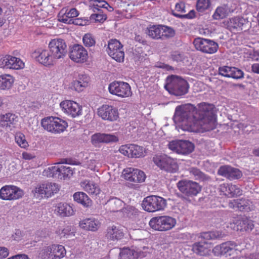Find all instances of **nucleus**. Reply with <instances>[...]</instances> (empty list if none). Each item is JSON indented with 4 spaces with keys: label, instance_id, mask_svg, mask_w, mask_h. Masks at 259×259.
Here are the masks:
<instances>
[{
    "label": "nucleus",
    "instance_id": "f257e3e1",
    "mask_svg": "<svg viewBox=\"0 0 259 259\" xmlns=\"http://www.w3.org/2000/svg\"><path fill=\"white\" fill-rule=\"evenodd\" d=\"M174 120L178 131H209L215 126V108L213 105L205 102L198 104L197 108L191 104L182 105L176 108Z\"/></svg>",
    "mask_w": 259,
    "mask_h": 259
},
{
    "label": "nucleus",
    "instance_id": "f03ea898",
    "mask_svg": "<svg viewBox=\"0 0 259 259\" xmlns=\"http://www.w3.org/2000/svg\"><path fill=\"white\" fill-rule=\"evenodd\" d=\"M48 48L49 50L38 48L32 55L34 59L44 66H52L58 61L63 60L67 55V45L63 39H51L48 44Z\"/></svg>",
    "mask_w": 259,
    "mask_h": 259
},
{
    "label": "nucleus",
    "instance_id": "7ed1b4c3",
    "mask_svg": "<svg viewBox=\"0 0 259 259\" xmlns=\"http://www.w3.org/2000/svg\"><path fill=\"white\" fill-rule=\"evenodd\" d=\"M226 231L221 230L202 233L199 236L202 240L193 245V251L200 255H208L211 250V245L206 240L223 237L226 235Z\"/></svg>",
    "mask_w": 259,
    "mask_h": 259
},
{
    "label": "nucleus",
    "instance_id": "20e7f679",
    "mask_svg": "<svg viewBox=\"0 0 259 259\" xmlns=\"http://www.w3.org/2000/svg\"><path fill=\"white\" fill-rule=\"evenodd\" d=\"M165 89L171 94L182 96L188 92V86L187 81L180 77L171 75L166 78Z\"/></svg>",
    "mask_w": 259,
    "mask_h": 259
},
{
    "label": "nucleus",
    "instance_id": "39448f33",
    "mask_svg": "<svg viewBox=\"0 0 259 259\" xmlns=\"http://www.w3.org/2000/svg\"><path fill=\"white\" fill-rule=\"evenodd\" d=\"M41 125L44 130L53 134L61 133L68 127V123L65 120L56 116L42 118Z\"/></svg>",
    "mask_w": 259,
    "mask_h": 259
},
{
    "label": "nucleus",
    "instance_id": "423d86ee",
    "mask_svg": "<svg viewBox=\"0 0 259 259\" xmlns=\"http://www.w3.org/2000/svg\"><path fill=\"white\" fill-rule=\"evenodd\" d=\"M73 173V169L70 166L57 163L55 165L45 168L42 172V175L47 177L65 180L70 178Z\"/></svg>",
    "mask_w": 259,
    "mask_h": 259
},
{
    "label": "nucleus",
    "instance_id": "0eeeda50",
    "mask_svg": "<svg viewBox=\"0 0 259 259\" xmlns=\"http://www.w3.org/2000/svg\"><path fill=\"white\" fill-rule=\"evenodd\" d=\"M149 224L150 226L155 230L166 231L176 226L177 220L175 218L168 215H162L152 218Z\"/></svg>",
    "mask_w": 259,
    "mask_h": 259
},
{
    "label": "nucleus",
    "instance_id": "6e6552de",
    "mask_svg": "<svg viewBox=\"0 0 259 259\" xmlns=\"http://www.w3.org/2000/svg\"><path fill=\"white\" fill-rule=\"evenodd\" d=\"M142 206L145 211L154 212L164 210L166 206V201L161 197L151 195L144 199Z\"/></svg>",
    "mask_w": 259,
    "mask_h": 259
},
{
    "label": "nucleus",
    "instance_id": "1a4fd4ad",
    "mask_svg": "<svg viewBox=\"0 0 259 259\" xmlns=\"http://www.w3.org/2000/svg\"><path fill=\"white\" fill-rule=\"evenodd\" d=\"M108 90L112 95L121 98L131 97L132 95L130 84L122 81H113L108 85Z\"/></svg>",
    "mask_w": 259,
    "mask_h": 259
},
{
    "label": "nucleus",
    "instance_id": "9d476101",
    "mask_svg": "<svg viewBox=\"0 0 259 259\" xmlns=\"http://www.w3.org/2000/svg\"><path fill=\"white\" fill-rule=\"evenodd\" d=\"M66 251L62 245L52 244L41 249L38 256L43 259H61L65 256Z\"/></svg>",
    "mask_w": 259,
    "mask_h": 259
},
{
    "label": "nucleus",
    "instance_id": "9b49d317",
    "mask_svg": "<svg viewBox=\"0 0 259 259\" xmlns=\"http://www.w3.org/2000/svg\"><path fill=\"white\" fill-rule=\"evenodd\" d=\"M24 195V191L14 185H6L0 189V199L3 200L15 201Z\"/></svg>",
    "mask_w": 259,
    "mask_h": 259
},
{
    "label": "nucleus",
    "instance_id": "f8f14e48",
    "mask_svg": "<svg viewBox=\"0 0 259 259\" xmlns=\"http://www.w3.org/2000/svg\"><path fill=\"white\" fill-rule=\"evenodd\" d=\"M59 190L58 185L52 183H44L35 186L32 193L37 198H49Z\"/></svg>",
    "mask_w": 259,
    "mask_h": 259
},
{
    "label": "nucleus",
    "instance_id": "ddd939ff",
    "mask_svg": "<svg viewBox=\"0 0 259 259\" xmlns=\"http://www.w3.org/2000/svg\"><path fill=\"white\" fill-rule=\"evenodd\" d=\"M154 163L161 169L168 172H175L178 170L176 160L165 155H157L153 157Z\"/></svg>",
    "mask_w": 259,
    "mask_h": 259
},
{
    "label": "nucleus",
    "instance_id": "4468645a",
    "mask_svg": "<svg viewBox=\"0 0 259 259\" xmlns=\"http://www.w3.org/2000/svg\"><path fill=\"white\" fill-rule=\"evenodd\" d=\"M151 249L147 247L124 248L119 253L120 259H138L147 256Z\"/></svg>",
    "mask_w": 259,
    "mask_h": 259
},
{
    "label": "nucleus",
    "instance_id": "2eb2a0df",
    "mask_svg": "<svg viewBox=\"0 0 259 259\" xmlns=\"http://www.w3.org/2000/svg\"><path fill=\"white\" fill-rule=\"evenodd\" d=\"M107 52L109 56L118 62H122L124 58V52L123 46L116 39H111L108 41Z\"/></svg>",
    "mask_w": 259,
    "mask_h": 259
},
{
    "label": "nucleus",
    "instance_id": "dca6fc26",
    "mask_svg": "<svg viewBox=\"0 0 259 259\" xmlns=\"http://www.w3.org/2000/svg\"><path fill=\"white\" fill-rule=\"evenodd\" d=\"M60 107L65 114L73 118L82 114V106L73 100H64L60 103Z\"/></svg>",
    "mask_w": 259,
    "mask_h": 259
},
{
    "label": "nucleus",
    "instance_id": "f3484780",
    "mask_svg": "<svg viewBox=\"0 0 259 259\" xmlns=\"http://www.w3.org/2000/svg\"><path fill=\"white\" fill-rule=\"evenodd\" d=\"M193 44L197 50L210 54L215 53L219 47L215 41L200 37L195 38Z\"/></svg>",
    "mask_w": 259,
    "mask_h": 259
},
{
    "label": "nucleus",
    "instance_id": "a211bd4d",
    "mask_svg": "<svg viewBox=\"0 0 259 259\" xmlns=\"http://www.w3.org/2000/svg\"><path fill=\"white\" fill-rule=\"evenodd\" d=\"M69 57L75 63H84L89 58L87 50L81 45H74L70 49Z\"/></svg>",
    "mask_w": 259,
    "mask_h": 259
},
{
    "label": "nucleus",
    "instance_id": "6ab92c4d",
    "mask_svg": "<svg viewBox=\"0 0 259 259\" xmlns=\"http://www.w3.org/2000/svg\"><path fill=\"white\" fill-rule=\"evenodd\" d=\"M24 67L25 63L19 58L9 55L0 56V68L19 70Z\"/></svg>",
    "mask_w": 259,
    "mask_h": 259
},
{
    "label": "nucleus",
    "instance_id": "aec40b11",
    "mask_svg": "<svg viewBox=\"0 0 259 259\" xmlns=\"http://www.w3.org/2000/svg\"><path fill=\"white\" fill-rule=\"evenodd\" d=\"M179 190L188 196L197 195L201 190V186L196 182L190 180H182L177 184Z\"/></svg>",
    "mask_w": 259,
    "mask_h": 259
},
{
    "label": "nucleus",
    "instance_id": "412c9836",
    "mask_svg": "<svg viewBox=\"0 0 259 259\" xmlns=\"http://www.w3.org/2000/svg\"><path fill=\"white\" fill-rule=\"evenodd\" d=\"M97 113L102 119L110 122L117 121L119 117L117 108L108 104H104L99 107Z\"/></svg>",
    "mask_w": 259,
    "mask_h": 259
},
{
    "label": "nucleus",
    "instance_id": "4be33fe9",
    "mask_svg": "<svg viewBox=\"0 0 259 259\" xmlns=\"http://www.w3.org/2000/svg\"><path fill=\"white\" fill-rule=\"evenodd\" d=\"M122 176L124 179L133 182L142 183L146 179V175L143 171L133 167L124 169Z\"/></svg>",
    "mask_w": 259,
    "mask_h": 259
},
{
    "label": "nucleus",
    "instance_id": "5701e85b",
    "mask_svg": "<svg viewBox=\"0 0 259 259\" xmlns=\"http://www.w3.org/2000/svg\"><path fill=\"white\" fill-rule=\"evenodd\" d=\"M229 231V227L227 226ZM231 230L234 231H251L254 228V224L252 220L247 218H237L233 220L232 223L230 224Z\"/></svg>",
    "mask_w": 259,
    "mask_h": 259
},
{
    "label": "nucleus",
    "instance_id": "b1692460",
    "mask_svg": "<svg viewBox=\"0 0 259 259\" xmlns=\"http://www.w3.org/2000/svg\"><path fill=\"white\" fill-rule=\"evenodd\" d=\"M245 247V243L240 241H228L223 243H222L223 255H230L235 252L238 255L239 252L241 253L244 250Z\"/></svg>",
    "mask_w": 259,
    "mask_h": 259
},
{
    "label": "nucleus",
    "instance_id": "393cba45",
    "mask_svg": "<svg viewBox=\"0 0 259 259\" xmlns=\"http://www.w3.org/2000/svg\"><path fill=\"white\" fill-rule=\"evenodd\" d=\"M219 191L221 195L228 197L239 195L241 194V190L237 186L232 184L225 183L220 186Z\"/></svg>",
    "mask_w": 259,
    "mask_h": 259
},
{
    "label": "nucleus",
    "instance_id": "a878e982",
    "mask_svg": "<svg viewBox=\"0 0 259 259\" xmlns=\"http://www.w3.org/2000/svg\"><path fill=\"white\" fill-rule=\"evenodd\" d=\"M248 21L247 19L236 17L229 20L228 27L231 31H240L246 29L249 25Z\"/></svg>",
    "mask_w": 259,
    "mask_h": 259
},
{
    "label": "nucleus",
    "instance_id": "bb28decb",
    "mask_svg": "<svg viewBox=\"0 0 259 259\" xmlns=\"http://www.w3.org/2000/svg\"><path fill=\"white\" fill-rule=\"evenodd\" d=\"M90 81L89 75L83 73L79 74L77 79L71 82V87L76 91L80 92L89 85Z\"/></svg>",
    "mask_w": 259,
    "mask_h": 259
},
{
    "label": "nucleus",
    "instance_id": "cd10ccee",
    "mask_svg": "<svg viewBox=\"0 0 259 259\" xmlns=\"http://www.w3.org/2000/svg\"><path fill=\"white\" fill-rule=\"evenodd\" d=\"M229 206L230 208L242 211H249L253 208L252 202L245 199L233 200L229 202Z\"/></svg>",
    "mask_w": 259,
    "mask_h": 259
},
{
    "label": "nucleus",
    "instance_id": "c85d7f7f",
    "mask_svg": "<svg viewBox=\"0 0 259 259\" xmlns=\"http://www.w3.org/2000/svg\"><path fill=\"white\" fill-rule=\"evenodd\" d=\"M80 185L89 194L98 195L100 193L101 189L99 185L92 180H84L80 182Z\"/></svg>",
    "mask_w": 259,
    "mask_h": 259
},
{
    "label": "nucleus",
    "instance_id": "c756f323",
    "mask_svg": "<svg viewBox=\"0 0 259 259\" xmlns=\"http://www.w3.org/2000/svg\"><path fill=\"white\" fill-rule=\"evenodd\" d=\"M79 227L87 231H96L101 226L100 221L94 218H86L80 221Z\"/></svg>",
    "mask_w": 259,
    "mask_h": 259
},
{
    "label": "nucleus",
    "instance_id": "7c9ffc66",
    "mask_svg": "<svg viewBox=\"0 0 259 259\" xmlns=\"http://www.w3.org/2000/svg\"><path fill=\"white\" fill-rule=\"evenodd\" d=\"M54 211L61 217H70L74 213L72 207L69 204L64 202L58 203L55 206Z\"/></svg>",
    "mask_w": 259,
    "mask_h": 259
},
{
    "label": "nucleus",
    "instance_id": "2f4dec72",
    "mask_svg": "<svg viewBox=\"0 0 259 259\" xmlns=\"http://www.w3.org/2000/svg\"><path fill=\"white\" fill-rule=\"evenodd\" d=\"M235 7H231L229 4L218 7L212 17L215 20H220L226 17L229 13L233 12Z\"/></svg>",
    "mask_w": 259,
    "mask_h": 259
},
{
    "label": "nucleus",
    "instance_id": "473e14b6",
    "mask_svg": "<svg viewBox=\"0 0 259 259\" xmlns=\"http://www.w3.org/2000/svg\"><path fill=\"white\" fill-rule=\"evenodd\" d=\"M123 236V227L121 226H112L108 227L107 229V237L110 240H120Z\"/></svg>",
    "mask_w": 259,
    "mask_h": 259
},
{
    "label": "nucleus",
    "instance_id": "72a5a7b5",
    "mask_svg": "<svg viewBox=\"0 0 259 259\" xmlns=\"http://www.w3.org/2000/svg\"><path fill=\"white\" fill-rule=\"evenodd\" d=\"M15 79L13 76L9 74L0 75V90L7 91L12 87Z\"/></svg>",
    "mask_w": 259,
    "mask_h": 259
},
{
    "label": "nucleus",
    "instance_id": "f704fd0d",
    "mask_svg": "<svg viewBox=\"0 0 259 259\" xmlns=\"http://www.w3.org/2000/svg\"><path fill=\"white\" fill-rule=\"evenodd\" d=\"M89 7L94 12L99 11L101 8H105L109 12H112L113 8L104 0H91Z\"/></svg>",
    "mask_w": 259,
    "mask_h": 259
},
{
    "label": "nucleus",
    "instance_id": "c9c22d12",
    "mask_svg": "<svg viewBox=\"0 0 259 259\" xmlns=\"http://www.w3.org/2000/svg\"><path fill=\"white\" fill-rule=\"evenodd\" d=\"M74 200L81 204L84 207H89L92 204V200L89 196L83 192H77L73 195Z\"/></svg>",
    "mask_w": 259,
    "mask_h": 259
},
{
    "label": "nucleus",
    "instance_id": "e433bc0d",
    "mask_svg": "<svg viewBox=\"0 0 259 259\" xmlns=\"http://www.w3.org/2000/svg\"><path fill=\"white\" fill-rule=\"evenodd\" d=\"M18 117L14 114L7 113L0 115V124L2 126H8L14 124L18 121Z\"/></svg>",
    "mask_w": 259,
    "mask_h": 259
},
{
    "label": "nucleus",
    "instance_id": "4c0bfd02",
    "mask_svg": "<svg viewBox=\"0 0 259 259\" xmlns=\"http://www.w3.org/2000/svg\"><path fill=\"white\" fill-rule=\"evenodd\" d=\"M75 229L71 226H67L64 228L60 227L57 228L56 233L61 238H69L75 235Z\"/></svg>",
    "mask_w": 259,
    "mask_h": 259
},
{
    "label": "nucleus",
    "instance_id": "58836bf2",
    "mask_svg": "<svg viewBox=\"0 0 259 259\" xmlns=\"http://www.w3.org/2000/svg\"><path fill=\"white\" fill-rule=\"evenodd\" d=\"M130 157L140 158L145 156V150L142 147L136 144H130Z\"/></svg>",
    "mask_w": 259,
    "mask_h": 259
},
{
    "label": "nucleus",
    "instance_id": "ea45409f",
    "mask_svg": "<svg viewBox=\"0 0 259 259\" xmlns=\"http://www.w3.org/2000/svg\"><path fill=\"white\" fill-rule=\"evenodd\" d=\"M123 215L125 218H128L133 220H136L138 210L134 206L128 205L122 209Z\"/></svg>",
    "mask_w": 259,
    "mask_h": 259
},
{
    "label": "nucleus",
    "instance_id": "a19ab883",
    "mask_svg": "<svg viewBox=\"0 0 259 259\" xmlns=\"http://www.w3.org/2000/svg\"><path fill=\"white\" fill-rule=\"evenodd\" d=\"M161 26L160 25L150 26L148 28L147 34L152 38H161Z\"/></svg>",
    "mask_w": 259,
    "mask_h": 259
},
{
    "label": "nucleus",
    "instance_id": "79ce46f5",
    "mask_svg": "<svg viewBox=\"0 0 259 259\" xmlns=\"http://www.w3.org/2000/svg\"><path fill=\"white\" fill-rule=\"evenodd\" d=\"M181 147L179 149V154H187L191 153L194 149V145L192 143L185 140H181Z\"/></svg>",
    "mask_w": 259,
    "mask_h": 259
},
{
    "label": "nucleus",
    "instance_id": "37998d69",
    "mask_svg": "<svg viewBox=\"0 0 259 259\" xmlns=\"http://www.w3.org/2000/svg\"><path fill=\"white\" fill-rule=\"evenodd\" d=\"M15 141L17 144L21 148L27 149L29 144L27 141L25 135L21 133H17L15 136Z\"/></svg>",
    "mask_w": 259,
    "mask_h": 259
},
{
    "label": "nucleus",
    "instance_id": "c03bdc74",
    "mask_svg": "<svg viewBox=\"0 0 259 259\" xmlns=\"http://www.w3.org/2000/svg\"><path fill=\"white\" fill-rule=\"evenodd\" d=\"M108 203L113 211H119L124 205L123 202L117 198L110 199Z\"/></svg>",
    "mask_w": 259,
    "mask_h": 259
},
{
    "label": "nucleus",
    "instance_id": "a18cd8bd",
    "mask_svg": "<svg viewBox=\"0 0 259 259\" xmlns=\"http://www.w3.org/2000/svg\"><path fill=\"white\" fill-rule=\"evenodd\" d=\"M82 42L85 47L89 48L95 46L96 39L92 34L87 33L82 37Z\"/></svg>",
    "mask_w": 259,
    "mask_h": 259
},
{
    "label": "nucleus",
    "instance_id": "49530a36",
    "mask_svg": "<svg viewBox=\"0 0 259 259\" xmlns=\"http://www.w3.org/2000/svg\"><path fill=\"white\" fill-rule=\"evenodd\" d=\"M211 5L210 0H198L196 4V9L199 12H203L207 10Z\"/></svg>",
    "mask_w": 259,
    "mask_h": 259
},
{
    "label": "nucleus",
    "instance_id": "de8ad7c7",
    "mask_svg": "<svg viewBox=\"0 0 259 259\" xmlns=\"http://www.w3.org/2000/svg\"><path fill=\"white\" fill-rule=\"evenodd\" d=\"M58 20L66 24H72L73 19L70 17L68 15H66V9H62L58 14Z\"/></svg>",
    "mask_w": 259,
    "mask_h": 259
},
{
    "label": "nucleus",
    "instance_id": "09e8293b",
    "mask_svg": "<svg viewBox=\"0 0 259 259\" xmlns=\"http://www.w3.org/2000/svg\"><path fill=\"white\" fill-rule=\"evenodd\" d=\"M58 20L66 24H72L73 19L70 17L68 15H66V9H62L58 14Z\"/></svg>",
    "mask_w": 259,
    "mask_h": 259
},
{
    "label": "nucleus",
    "instance_id": "8fccbe9b",
    "mask_svg": "<svg viewBox=\"0 0 259 259\" xmlns=\"http://www.w3.org/2000/svg\"><path fill=\"white\" fill-rule=\"evenodd\" d=\"M161 31V38L171 37L175 34V30L172 28L164 25H162Z\"/></svg>",
    "mask_w": 259,
    "mask_h": 259
},
{
    "label": "nucleus",
    "instance_id": "3c124183",
    "mask_svg": "<svg viewBox=\"0 0 259 259\" xmlns=\"http://www.w3.org/2000/svg\"><path fill=\"white\" fill-rule=\"evenodd\" d=\"M243 75L244 73L241 70L236 67H232L229 77H232L235 79H240L243 77Z\"/></svg>",
    "mask_w": 259,
    "mask_h": 259
},
{
    "label": "nucleus",
    "instance_id": "603ef678",
    "mask_svg": "<svg viewBox=\"0 0 259 259\" xmlns=\"http://www.w3.org/2000/svg\"><path fill=\"white\" fill-rule=\"evenodd\" d=\"M106 18V16L103 14H94L90 16V20L92 22L103 23Z\"/></svg>",
    "mask_w": 259,
    "mask_h": 259
},
{
    "label": "nucleus",
    "instance_id": "864d4df0",
    "mask_svg": "<svg viewBox=\"0 0 259 259\" xmlns=\"http://www.w3.org/2000/svg\"><path fill=\"white\" fill-rule=\"evenodd\" d=\"M181 140H174L168 143V148L171 150L179 154V149L181 147Z\"/></svg>",
    "mask_w": 259,
    "mask_h": 259
},
{
    "label": "nucleus",
    "instance_id": "5fc2aeb1",
    "mask_svg": "<svg viewBox=\"0 0 259 259\" xmlns=\"http://www.w3.org/2000/svg\"><path fill=\"white\" fill-rule=\"evenodd\" d=\"M103 143L116 142L118 141V138L114 134H103Z\"/></svg>",
    "mask_w": 259,
    "mask_h": 259
},
{
    "label": "nucleus",
    "instance_id": "6e6d98bb",
    "mask_svg": "<svg viewBox=\"0 0 259 259\" xmlns=\"http://www.w3.org/2000/svg\"><path fill=\"white\" fill-rule=\"evenodd\" d=\"M231 170V167L228 165H225L221 166L219 170L218 174L220 175L224 176L229 178V174H230V171Z\"/></svg>",
    "mask_w": 259,
    "mask_h": 259
},
{
    "label": "nucleus",
    "instance_id": "4d7b16f0",
    "mask_svg": "<svg viewBox=\"0 0 259 259\" xmlns=\"http://www.w3.org/2000/svg\"><path fill=\"white\" fill-rule=\"evenodd\" d=\"M103 134L97 133L93 135L91 138V142L93 145L103 143Z\"/></svg>",
    "mask_w": 259,
    "mask_h": 259
},
{
    "label": "nucleus",
    "instance_id": "13d9d810",
    "mask_svg": "<svg viewBox=\"0 0 259 259\" xmlns=\"http://www.w3.org/2000/svg\"><path fill=\"white\" fill-rule=\"evenodd\" d=\"M24 236V232L19 229L15 230L14 233L12 235L13 240L17 241L21 240Z\"/></svg>",
    "mask_w": 259,
    "mask_h": 259
},
{
    "label": "nucleus",
    "instance_id": "bf43d9fd",
    "mask_svg": "<svg viewBox=\"0 0 259 259\" xmlns=\"http://www.w3.org/2000/svg\"><path fill=\"white\" fill-rule=\"evenodd\" d=\"M118 151L122 155L130 157V144L121 145Z\"/></svg>",
    "mask_w": 259,
    "mask_h": 259
},
{
    "label": "nucleus",
    "instance_id": "052dcab7",
    "mask_svg": "<svg viewBox=\"0 0 259 259\" xmlns=\"http://www.w3.org/2000/svg\"><path fill=\"white\" fill-rule=\"evenodd\" d=\"M242 176V173L240 170L238 169L234 168L231 167V170L229 174V178L230 179H235L240 178Z\"/></svg>",
    "mask_w": 259,
    "mask_h": 259
},
{
    "label": "nucleus",
    "instance_id": "680f3d73",
    "mask_svg": "<svg viewBox=\"0 0 259 259\" xmlns=\"http://www.w3.org/2000/svg\"><path fill=\"white\" fill-rule=\"evenodd\" d=\"M175 12H174V14L175 13L182 14L183 13H185V4L182 2L177 3L175 6Z\"/></svg>",
    "mask_w": 259,
    "mask_h": 259
},
{
    "label": "nucleus",
    "instance_id": "e2e57ef3",
    "mask_svg": "<svg viewBox=\"0 0 259 259\" xmlns=\"http://www.w3.org/2000/svg\"><path fill=\"white\" fill-rule=\"evenodd\" d=\"M232 67L229 66H223L219 68V73L222 76L229 77L231 74Z\"/></svg>",
    "mask_w": 259,
    "mask_h": 259
},
{
    "label": "nucleus",
    "instance_id": "0e129e2a",
    "mask_svg": "<svg viewBox=\"0 0 259 259\" xmlns=\"http://www.w3.org/2000/svg\"><path fill=\"white\" fill-rule=\"evenodd\" d=\"M241 255L236 256L235 257H234V259H253V255L249 254L248 251H246L245 250V248L244 249V250H243L241 253Z\"/></svg>",
    "mask_w": 259,
    "mask_h": 259
},
{
    "label": "nucleus",
    "instance_id": "69168bd1",
    "mask_svg": "<svg viewBox=\"0 0 259 259\" xmlns=\"http://www.w3.org/2000/svg\"><path fill=\"white\" fill-rule=\"evenodd\" d=\"M174 15L179 18H186L188 19H192L195 17V12L194 10H191L187 14H180L175 13Z\"/></svg>",
    "mask_w": 259,
    "mask_h": 259
},
{
    "label": "nucleus",
    "instance_id": "338daca9",
    "mask_svg": "<svg viewBox=\"0 0 259 259\" xmlns=\"http://www.w3.org/2000/svg\"><path fill=\"white\" fill-rule=\"evenodd\" d=\"M66 15L70 16L72 19L78 16L79 12L75 8H72L69 10L66 9Z\"/></svg>",
    "mask_w": 259,
    "mask_h": 259
},
{
    "label": "nucleus",
    "instance_id": "774afa93",
    "mask_svg": "<svg viewBox=\"0 0 259 259\" xmlns=\"http://www.w3.org/2000/svg\"><path fill=\"white\" fill-rule=\"evenodd\" d=\"M9 254V249L6 247H0V259L6 258Z\"/></svg>",
    "mask_w": 259,
    "mask_h": 259
}]
</instances>
